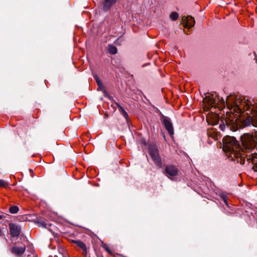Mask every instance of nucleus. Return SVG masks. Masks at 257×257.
Here are the masks:
<instances>
[{"label": "nucleus", "mask_w": 257, "mask_h": 257, "mask_svg": "<svg viewBox=\"0 0 257 257\" xmlns=\"http://www.w3.org/2000/svg\"><path fill=\"white\" fill-rule=\"evenodd\" d=\"M243 105H248L251 107L249 113H252V116L247 117L244 121V126H252L257 127V100L250 99L248 101L243 102Z\"/></svg>", "instance_id": "7ed1b4c3"}, {"label": "nucleus", "mask_w": 257, "mask_h": 257, "mask_svg": "<svg viewBox=\"0 0 257 257\" xmlns=\"http://www.w3.org/2000/svg\"><path fill=\"white\" fill-rule=\"evenodd\" d=\"M116 105H117L119 111L121 113V114L124 117L126 120L127 121L128 119V115L127 113L125 111V110L121 107L118 103H116Z\"/></svg>", "instance_id": "f8f14e48"}, {"label": "nucleus", "mask_w": 257, "mask_h": 257, "mask_svg": "<svg viewBox=\"0 0 257 257\" xmlns=\"http://www.w3.org/2000/svg\"><path fill=\"white\" fill-rule=\"evenodd\" d=\"M251 99L248 97L236 95L234 94H231L228 96L226 98V101L221 98V100L219 101H222V104L225 106L226 105L227 108L229 110V112L233 114V117L232 119L227 118L225 119L226 125L223 122L219 124L220 129L224 131L226 127L231 130L232 131H236L238 127H244L247 126L244 125V121L246 119L240 120L239 118L242 113L245 112L246 114L249 116H252V113L249 111L251 109L250 106L248 105H243V102L248 101L249 100Z\"/></svg>", "instance_id": "f03ea898"}, {"label": "nucleus", "mask_w": 257, "mask_h": 257, "mask_svg": "<svg viewBox=\"0 0 257 257\" xmlns=\"http://www.w3.org/2000/svg\"><path fill=\"white\" fill-rule=\"evenodd\" d=\"M187 22L186 27L188 28L192 27L195 24V20L192 17H188L186 18Z\"/></svg>", "instance_id": "ddd939ff"}, {"label": "nucleus", "mask_w": 257, "mask_h": 257, "mask_svg": "<svg viewBox=\"0 0 257 257\" xmlns=\"http://www.w3.org/2000/svg\"><path fill=\"white\" fill-rule=\"evenodd\" d=\"M242 147L233 137L226 136L223 139V150L227 158L240 164H244L245 159L253 165L252 169L257 172V154L250 153L255 147L257 142V132L254 135L250 134H244L241 137Z\"/></svg>", "instance_id": "f257e3e1"}, {"label": "nucleus", "mask_w": 257, "mask_h": 257, "mask_svg": "<svg viewBox=\"0 0 257 257\" xmlns=\"http://www.w3.org/2000/svg\"><path fill=\"white\" fill-rule=\"evenodd\" d=\"M209 103L211 105L215 106L216 104V100L214 98H211L209 99Z\"/></svg>", "instance_id": "412c9836"}, {"label": "nucleus", "mask_w": 257, "mask_h": 257, "mask_svg": "<svg viewBox=\"0 0 257 257\" xmlns=\"http://www.w3.org/2000/svg\"><path fill=\"white\" fill-rule=\"evenodd\" d=\"M37 223H38V224L39 226H41V227H43V228H46V227L47 224L43 220H41L40 219H38Z\"/></svg>", "instance_id": "6ab92c4d"}, {"label": "nucleus", "mask_w": 257, "mask_h": 257, "mask_svg": "<svg viewBox=\"0 0 257 257\" xmlns=\"http://www.w3.org/2000/svg\"><path fill=\"white\" fill-rule=\"evenodd\" d=\"M1 233V229H0V233Z\"/></svg>", "instance_id": "b1692460"}, {"label": "nucleus", "mask_w": 257, "mask_h": 257, "mask_svg": "<svg viewBox=\"0 0 257 257\" xmlns=\"http://www.w3.org/2000/svg\"><path fill=\"white\" fill-rule=\"evenodd\" d=\"M163 124L169 135L172 137L174 135V128L170 119L168 117H164Z\"/></svg>", "instance_id": "0eeeda50"}, {"label": "nucleus", "mask_w": 257, "mask_h": 257, "mask_svg": "<svg viewBox=\"0 0 257 257\" xmlns=\"http://www.w3.org/2000/svg\"><path fill=\"white\" fill-rule=\"evenodd\" d=\"M220 197L221 198H222L223 202L224 203V204L227 206H228V202H227V197L225 195H224V194L222 193L220 195Z\"/></svg>", "instance_id": "aec40b11"}, {"label": "nucleus", "mask_w": 257, "mask_h": 257, "mask_svg": "<svg viewBox=\"0 0 257 257\" xmlns=\"http://www.w3.org/2000/svg\"><path fill=\"white\" fill-rule=\"evenodd\" d=\"M207 135L209 137H211L215 140H218V133L213 128L211 130H208Z\"/></svg>", "instance_id": "9b49d317"}, {"label": "nucleus", "mask_w": 257, "mask_h": 257, "mask_svg": "<svg viewBox=\"0 0 257 257\" xmlns=\"http://www.w3.org/2000/svg\"><path fill=\"white\" fill-rule=\"evenodd\" d=\"M71 242L75 243L78 247L80 248L82 250L84 254H87V248L85 244L83 242L80 240H72Z\"/></svg>", "instance_id": "1a4fd4ad"}, {"label": "nucleus", "mask_w": 257, "mask_h": 257, "mask_svg": "<svg viewBox=\"0 0 257 257\" xmlns=\"http://www.w3.org/2000/svg\"><path fill=\"white\" fill-rule=\"evenodd\" d=\"M254 132L253 133H252L251 135H254V133H255V132H257V131H256V130H254ZM256 143H257V142L255 143V145L256 144Z\"/></svg>", "instance_id": "4be33fe9"}, {"label": "nucleus", "mask_w": 257, "mask_h": 257, "mask_svg": "<svg viewBox=\"0 0 257 257\" xmlns=\"http://www.w3.org/2000/svg\"><path fill=\"white\" fill-rule=\"evenodd\" d=\"M26 250L25 245L23 246H14L11 249V251L13 253L15 254L18 256L22 255Z\"/></svg>", "instance_id": "6e6552de"}, {"label": "nucleus", "mask_w": 257, "mask_h": 257, "mask_svg": "<svg viewBox=\"0 0 257 257\" xmlns=\"http://www.w3.org/2000/svg\"><path fill=\"white\" fill-rule=\"evenodd\" d=\"M178 173L177 168L173 165H167L165 167L164 173L170 179H172V177L176 176Z\"/></svg>", "instance_id": "423d86ee"}, {"label": "nucleus", "mask_w": 257, "mask_h": 257, "mask_svg": "<svg viewBox=\"0 0 257 257\" xmlns=\"http://www.w3.org/2000/svg\"><path fill=\"white\" fill-rule=\"evenodd\" d=\"M9 231L11 236L13 237H18L21 232V226L14 223H10L9 224Z\"/></svg>", "instance_id": "39448f33"}, {"label": "nucleus", "mask_w": 257, "mask_h": 257, "mask_svg": "<svg viewBox=\"0 0 257 257\" xmlns=\"http://www.w3.org/2000/svg\"><path fill=\"white\" fill-rule=\"evenodd\" d=\"M9 186V183L5 180L0 179V187L7 188Z\"/></svg>", "instance_id": "f3484780"}, {"label": "nucleus", "mask_w": 257, "mask_h": 257, "mask_svg": "<svg viewBox=\"0 0 257 257\" xmlns=\"http://www.w3.org/2000/svg\"><path fill=\"white\" fill-rule=\"evenodd\" d=\"M2 218H3V216H2V215H0V220H1V219H2Z\"/></svg>", "instance_id": "5701e85b"}, {"label": "nucleus", "mask_w": 257, "mask_h": 257, "mask_svg": "<svg viewBox=\"0 0 257 257\" xmlns=\"http://www.w3.org/2000/svg\"><path fill=\"white\" fill-rule=\"evenodd\" d=\"M108 51L111 54H115L117 52V50L116 47L110 45L108 46Z\"/></svg>", "instance_id": "4468645a"}, {"label": "nucleus", "mask_w": 257, "mask_h": 257, "mask_svg": "<svg viewBox=\"0 0 257 257\" xmlns=\"http://www.w3.org/2000/svg\"><path fill=\"white\" fill-rule=\"evenodd\" d=\"M149 153L155 165L159 168L162 166L161 159L159 154V151L155 145H150L149 147Z\"/></svg>", "instance_id": "20e7f679"}, {"label": "nucleus", "mask_w": 257, "mask_h": 257, "mask_svg": "<svg viewBox=\"0 0 257 257\" xmlns=\"http://www.w3.org/2000/svg\"><path fill=\"white\" fill-rule=\"evenodd\" d=\"M118 0H104L103 4V9L104 11H108Z\"/></svg>", "instance_id": "9d476101"}, {"label": "nucleus", "mask_w": 257, "mask_h": 257, "mask_svg": "<svg viewBox=\"0 0 257 257\" xmlns=\"http://www.w3.org/2000/svg\"><path fill=\"white\" fill-rule=\"evenodd\" d=\"M94 78L97 83V85L98 86V87L100 89V90H102V89H103V84L101 82V81L100 80L99 77H98L97 75H95L94 76Z\"/></svg>", "instance_id": "2eb2a0df"}, {"label": "nucleus", "mask_w": 257, "mask_h": 257, "mask_svg": "<svg viewBox=\"0 0 257 257\" xmlns=\"http://www.w3.org/2000/svg\"><path fill=\"white\" fill-rule=\"evenodd\" d=\"M170 18L173 21H176L178 18V14L176 12H172L170 15Z\"/></svg>", "instance_id": "a211bd4d"}, {"label": "nucleus", "mask_w": 257, "mask_h": 257, "mask_svg": "<svg viewBox=\"0 0 257 257\" xmlns=\"http://www.w3.org/2000/svg\"><path fill=\"white\" fill-rule=\"evenodd\" d=\"M19 210V207L16 205L12 206L9 208V211L10 212V213H11L12 214H16V213H18Z\"/></svg>", "instance_id": "dca6fc26"}]
</instances>
